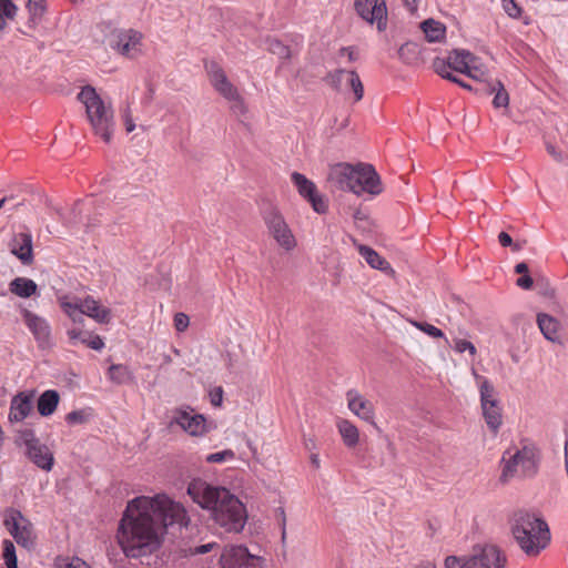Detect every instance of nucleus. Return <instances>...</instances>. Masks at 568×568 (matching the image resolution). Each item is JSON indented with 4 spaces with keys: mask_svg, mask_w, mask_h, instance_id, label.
<instances>
[{
    "mask_svg": "<svg viewBox=\"0 0 568 568\" xmlns=\"http://www.w3.org/2000/svg\"><path fill=\"white\" fill-rule=\"evenodd\" d=\"M11 253L16 255L23 264L32 261V237L30 234H18L11 244Z\"/></svg>",
    "mask_w": 568,
    "mask_h": 568,
    "instance_id": "nucleus-25",
    "label": "nucleus"
},
{
    "mask_svg": "<svg viewBox=\"0 0 568 568\" xmlns=\"http://www.w3.org/2000/svg\"><path fill=\"white\" fill-rule=\"evenodd\" d=\"M359 164L351 165L348 163H336L329 166L327 180L339 190L356 191L359 184H356L355 178L358 176Z\"/></svg>",
    "mask_w": 568,
    "mask_h": 568,
    "instance_id": "nucleus-18",
    "label": "nucleus"
},
{
    "mask_svg": "<svg viewBox=\"0 0 568 568\" xmlns=\"http://www.w3.org/2000/svg\"><path fill=\"white\" fill-rule=\"evenodd\" d=\"M479 393L485 422L491 432L497 433L503 424V415L495 388L486 378H483Z\"/></svg>",
    "mask_w": 568,
    "mask_h": 568,
    "instance_id": "nucleus-14",
    "label": "nucleus"
},
{
    "mask_svg": "<svg viewBox=\"0 0 568 568\" xmlns=\"http://www.w3.org/2000/svg\"><path fill=\"white\" fill-rule=\"evenodd\" d=\"M344 73H348V71L339 69L328 75L329 83L337 90H342L343 83L346 84V75Z\"/></svg>",
    "mask_w": 568,
    "mask_h": 568,
    "instance_id": "nucleus-44",
    "label": "nucleus"
},
{
    "mask_svg": "<svg viewBox=\"0 0 568 568\" xmlns=\"http://www.w3.org/2000/svg\"><path fill=\"white\" fill-rule=\"evenodd\" d=\"M110 381L115 384H125L132 381L133 375L130 368L122 364L111 365L108 371Z\"/></svg>",
    "mask_w": 568,
    "mask_h": 568,
    "instance_id": "nucleus-31",
    "label": "nucleus"
},
{
    "mask_svg": "<svg viewBox=\"0 0 568 568\" xmlns=\"http://www.w3.org/2000/svg\"><path fill=\"white\" fill-rule=\"evenodd\" d=\"M356 184H359L356 187V191H353L354 194L361 195L363 193H368L371 195H377L382 193V182L381 179L371 164L359 163V172L358 176L355 178Z\"/></svg>",
    "mask_w": 568,
    "mask_h": 568,
    "instance_id": "nucleus-20",
    "label": "nucleus"
},
{
    "mask_svg": "<svg viewBox=\"0 0 568 568\" xmlns=\"http://www.w3.org/2000/svg\"><path fill=\"white\" fill-rule=\"evenodd\" d=\"M24 324L31 331L36 341L40 346L49 345L51 337V328L45 318L28 311H22Z\"/></svg>",
    "mask_w": 568,
    "mask_h": 568,
    "instance_id": "nucleus-21",
    "label": "nucleus"
},
{
    "mask_svg": "<svg viewBox=\"0 0 568 568\" xmlns=\"http://www.w3.org/2000/svg\"><path fill=\"white\" fill-rule=\"evenodd\" d=\"M510 531L519 548L532 557L539 555L551 539L548 524L540 516L524 510L511 517Z\"/></svg>",
    "mask_w": 568,
    "mask_h": 568,
    "instance_id": "nucleus-3",
    "label": "nucleus"
},
{
    "mask_svg": "<svg viewBox=\"0 0 568 568\" xmlns=\"http://www.w3.org/2000/svg\"><path fill=\"white\" fill-rule=\"evenodd\" d=\"M210 402L215 407H220L222 405L223 389L221 387H215L210 392Z\"/></svg>",
    "mask_w": 568,
    "mask_h": 568,
    "instance_id": "nucleus-49",
    "label": "nucleus"
},
{
    "mask_svg": "<svg viewBox=\"0 0 568 568\" xmlns=\"http://www.w3.org/2000/svg\"><path fill=\"white\" fill-rule=\"evenodd\" d=\"M4 202H6V199L0 200V209L3 206Z\"/></svg>",
    "mask_w": 568,
    "mask_h": 568,
    "instance_id": "nucleus-60",
    "label": "nucleus"
},
{
    "mask_svg": "<svg viewBox=\"0 0 568 568\" xmlns=\"http://www.w3.org/2000/svg\"><path fill=\"white\" fill-rule=\"evenodd\" d=\"M171 425H176L192 437H203L215 428L204 415L197 414L191 407L179 408L173 412Z\"/></svg>",
    "mask_w": 568,
    "mask_h": 568,
    "instance_id": "nucleus-10",
    "label": "nucleus"
},
{
    "mask_svg": "<svg viewBox=\"0 0 568 568\" xmlns=\"http://www.w3.org/2000/svg\"><path fill=\"white\" fill-rule=\"evenodd\" d=\"M186 493L223 530L241 532L244 529L247 521L246 507L229 489L210 485L201 479H193Z\"/></svg>",
    "mask_w": 568,
    "mask_h": 568,
    "instance_id": "nucleus-2",
    "label": "nucleus"
},
{
    "mask_svg": "<svg viewBox=\"0 0 568 568\" xmlns=\"http://www.w3.org/2000/svg\"><path fill=\"white\" fill-rule=\"evenodd\" d=\"M432 568H435V567H432Z\"/></svg>",
    "mask_w": 568,
    "mask_h": 568,
    "instance_id": "nucleus-61",
    "label": "nucleus"
},
{
    "mask_svg": "<svg viewBox=\"0 0 568 568\" xmlns=\"http://www.w3.org/2000/svg\"><path fill=\"white\" fill-rule=\"evenodd\" d=\"M69 424H81L85 420L84 413L81 410H73L65 416Z\"/></svg>",
    "mask_w": 568,
    "mask_h": 568,
    "instance_id": "nucleus-50",
    "label": "nucleus"
},
{
    "mask_svg": "<svg viewBox=\"0 0 568 568\" xmlns=\"http://www.w3.org/2000/svg\"><path fill=\"white\" fill-rule=\"evenodd\" d=\"M227 101H230L232 103V109L236 113H240V114L246 113L247 108H246L245 102L239 91H237V99H227Z\"/></svg>",
    "mask_w": 568,
    "mask_h": 568,
    "instance_id": "nucleus-48",
    "label": "nucleus"
},
{
    "mask_svg": "<svg viewBox=\"0 0 568 568\" xmlns=\"http://www.w3.org/2000/svg\"><path fill=\"white\" fill-rule=\"evenodd\" d=\"M420 27L429 42H439L445 38L446 27L439 21L428 19Z\"/></svg>",
    "mask_w": 568,
    "mask_h": 568,
    "instance_id": "nucleus-30",
    "label": "nucleus"
},
{
    "mask_svg": "<svg viewBox=\"0 0 568 568\" xmlns=\"http://www.w3.org/2000/svg\"><path fill=\"white\" fill-rule=\"evenodd\" d=\"M409 323L410 325H413L414 327L424 332L425 334L433 338H444L446 342H448L447 338L445 337L444 332L429 323L418 322L414 320H409Z\"/></svg>",
    "mask_w": 568,
    "mask_h": 568,
    "instance_id": "nucleus-36",
    "label": "nucleus"
},
{
    "mask_svg": "<svg viewBox=\"0 0 568 568\" xmlns=\"http://www.w3.org/2000/svg\"><path fill=\"white\" fill-rule=\"evenodd\" d=\"M286 537V530H285V526H283V529H282V539H285Z\"/></svg>",
    "mask_w": 568,
    "mask_h": 568,
    "instance_id": "nucleus-59",
    "label": "nucleus"
},
{
    "mask_svg": "<svg viewBox=\"0 0 568 568\" xmlns=\"http://www.w3.org/2000/svg\"><path fill=\"white\" fill-rule=\"evenodd\" d=\"M547 151L556 161L561 162L564 160L561 152L557 151L555 146L548 144Z\"/></svg>",
    "mask_w": 568,
    "mask_h": 568,
    "instance_id": "nucleus-55",
    "label": "nucleus"
},
{
    "mask_svg": "<svg viewBox=\"0 0 568 568\" xmlns=\"http://www.w3.org/2000/svg\"><path fill=\"white\" fill-rule=\"evenodd\" d=\"M18 8L11 0H0V29L7 26L8 20H13Z\"/></svg>",
    "mask_w": 568,
    "mask_h": 568,
    "instance_id": "nucleus-34",
    "label": "nucleus"
},
{
    "mask_svg": "<svg viewBox=\"0 0 568 568\" xmlns=\"http://www.w3.org/2000/svg\"><path fill=\"white\" fill-rule=\"evenodd\" d=\"M142 33L133 29H115L108 37L110 48L129 59L142 53Z\"/></svg>",
    "mask_w": 568,
    "mask_h": 568,
    "instance_id": "nucleus-11",
    "label": "nucleus"
},
{
    "mask_svg": "<svg viewBox=\"0 0 568 568\" xmlns=\"http://www.w3.org/2000/svg\"><path fill=\"white\" fill-rule=\"evenodd\" d=\"M506 557L500 549L490 544L477 545L468 556H447L445 568H504Z\"/></svg>",
    "mask_w": 568,
    "mask_h": 568,
    "instance_id": "nucleus-6",
    "label": "nucleus"
},
{
    "mask_svg": "<svg viewBox=\"0 0 568 568\" xmlns=\"http://www.w3.org/2000/svg\"><path fill=\"white\" fill-rule=\"evenodd\" d=\"M190 325L189 316L184 313H176L174 316V327L178 332H184Z\"/></svg>",
    "mask_w": 568,
    "mask_h": 568,
    "instance_id": "nucleus-47",
    "label": "nucleus"
},
{
    "mask_svg": "<svg viewBox=\"0 0 568 568\" xmlns=\"http://www.w3.org/2000/svg\"><path fill=\"white\" fill-rule=\"evenodd\" d=\"M433 67H434L435 72L437 74H439L442 78L453 81V82L457 83L458 85L463 87L464 89H467V90L471 89L470 85L466 84L464 81L454 77L450 72H447V65H446L445 60H443V58H436L433 62Z\"/></svg>",
    "mask_w": 568,
    "mask_h": 568,
    "instance_id": "nucleus-33",
    "label": "nucleus"
},
{
    "mask_svg": "<svg viewBox=\"0 0 568 568\" xmlns=\"http://www.w3.org/2000/svg\"><path fill=\"white\" fill-rule=\"evenodd\" d=\"M501 6L505 12L510 18H518L521 13V9L519 6L515 2V0H501Z\"/></svg>",
    "mask_w": 568,
    "mask_h": 568,
    "instance_id": "nucleus-45",
    "label": "nucleus"
},
{
    "mask_svg": "<svg viewBox=\"0 0 568 568\" xmlns=\"http://www.w3.org/2000/svg\"><path fill=\"white\" fill-rule=\"evenodd\" d=\"M338 434L348 448H354L359 443V430L357 426L348 419L339 418L336 422Z\"/></svg>",
    "mask_w": 568,
    "mask_h": 568,
    "instance_id": "nucleus-26",
    "label": "nucleus"
},
{
    "mask_svg": "<svg viewBox=\"0 0 568 568\" xmlns=\"http://www.w3.org/2000/svg\"><path fill=\"white\" fill-rule=\"evenodd\" d=\"M37 284L27 277H17L10 283V291L19 297L28 298L36 294Z\"/></svg>",
    "mask_w": 568,
    "mask_h": 568,
    "instance_id": "nucleus-29",
    "label": "nucleus"
},
{
    "mask_svg": "<svg viewBox=\"0 0 568 568\" xmlns=\"http://www.w3.org/2000/svg\"><path fill=\"white\" fill-rule=\"evenodd\" d=\"M78 100L84 105L87 119L95 135L109 143L114 129V115L110 103L104 102L93 87L81 89Z\"/></svg>",
    "mask_w": 568,
    "mask_h": 568,
    "instance_id": "nucleus-4",
    "label": "nucleus"
},
{
    "mask_svg": "<svg viewBox=\"0 0 568 568\" xmlns=\"http://www.w3.org/2000/svg\"><path fill=\"white\" fill-rule=\"evenodd\" d=\"M403 1H404L405 7H406L409 11L414 12V11H416V9H417L418 1H419V0H403Z\"/></svg>",
    "mask_w": 568,
    "mask_h": 568,
    "instance_id": "nucleus-56",
    "label": "nucleus"
},
{
    "mask_svg": "<svg viewBox=\"0 0 568 568\" xmlns=\"http://www.w3.org/2000/svg\"><path fill=\"white\" fill-rule=\"evenodd\" d=\"M354 9L358 17L379 32L387 29L388 11L385 0H355Z\"/></svg>",
    "mask_w": 568,
    "mask_h": 568,
    "instance_id": "nucleus-15",
    "label": "nucleus"
},
{
    "mask_svg": "<svg viewBox=\"0 0 568 568\" xmlns=\"http://www.w3.org/2000/svg\"><path fill=\"white\" fill-rule=\"evenodd\" d=\"M263 564L262 557L242 545L225 547L220 557V568H263Z\"/></svg>",
    "mask_w": 568,
    "mask_h": 568,
    "instance_id": "nucleus-16",
    "label": "nucleus"
},
{
    "mask_svg": "<svg viewBox=\"0 0 568 568\" xmlns=\"http://www.w3.org/2000/svg\"><path fill=\"white\" fill-rule=\"evenodd\" d=\"M28 10L32 20L40 19L45 11V0H28Z\"/></svg>",
    "mask_w": 568,
    "mask_h": 568,
    "instance_id": "nucleus-39",
    "label": "nucleus"
},
{
    "mask_svg": "<svg viewBox=\"0 0 568 568\" xmlns=\"http://www.w3.org/2000/svg\"><path fill=\"white\" fill-rule=\"evenodd\" d=\"M537 323L546 339L552 343H558L560 341V325L556 318L547 314H539L537 317Z\"/></svg>",
    "mask_w": 568,
    "mask_h": 568,
    "instance_id": "nucleus-27",
    "label": "nucleus"
},
{
    "mask_svg": "<svg viewBox=\"0 0 568 568\" xmlns=\"http://www.w3.org/2000/svg\"><path fill=\"white\" fill-rule=\"evenodd\" d=\"M491 93H495L493 104L495 108H507L509 103V97L501 82H496L490 89Z\"/></svg>",
    "mask_w": 568,
    "mask_h": 568,
    "instance_id": "nucleus-35",
    "label": "nucleus"
},
{
    "mask_svg": "<svg viewBox=\"0 0 568 568\" xmlns=\"http://www.w3.org/2000/svg\"><path fill=\"white\" fill-rule=\"evenodd\" d=\"M189 523L183 504L168 494L141 495L128 501L115 538L128 558L138 559L161 548L168 527H186Z\"/></svg>",
    "mask_w": 568,
    "mask_h": 568,
    "instance_id": "nucleus-1",
    "label": "nucleus"
},
{
    "mask_svg": "<svg viewBox=\"0 0 568 568\" xmlns=\"http://www.w3.org/2000/svg\"><path fill=\"white\" fill-rule=\"evenodd\" d=\"M235 459V454L232 449H225L222 452L210 454L205 457V460L210 464H221L225 462H232Z\"/></svg>",
    "mask_w": 568,
    "mask_h": 568,
    "instance_id": "nucleus-38",
    "label": "nucleus"
},
{
    "mask_svg": "<svg viewBox=\"0 0 568 568\" xmlns=\"http://www.w3.org/2000/svg\"><path fill=\"white\" fill-rule=\"evenodd\" d=\"M291 179L298 194L311 203L316 213L323 214L327 211V199L318 193L316 185L311 180L298 172L292 173Z\"/></svg>",
    "mask_w": 568,
    "mask_h": 568,
    "instance_id": "nucleus-17",
    "label": "nucleus"
},
{
    "mask_svg": "<svg viewBox=\"0 0 568 568\" xmlns=\"http://www.w3.org/2000/svg\"><path fill=\"white\" fill-rule=\"evenodd\" d=\"M216 547L215 542H209L191 549V555H202L212 551Z\"/></svg>",
    "mask_w": 568,
    "mask_h": 568,
    "instance_id": "nucleus-51",
    "label": "nucleus"
},
{
    "mask_svg": "<svg viewBox=\"0 0 568 568\" xmlns=\"http://www.w3.org/2000/svg\"><path fill=\"white\" fill-rule=\"evenodd\" d=\"M453 347H454L455 352H457V353L468 352L471 357H475L477 354V349H476L475 345L471 342L466 341V339H462V338L454 339Z\"/></svg>",
    "mask_w": 568,
    "mask_h": 568,
    "instance_id": "nucleus-40",
    "label": "nucleus"
},
{
    "mask_svg": "<svg viewBox=\"0 0 568 568\" xmlns=\"http://www.w3.org/2000/svg\"><path fill=\"white\" fill-rule=\"evenodd\" d=\"M263 221L268 234L283 250L291 252L297 246V240L286 223L283 214L275 206H268L263 212Z\"/></svg>",
    "mask_w": 568,
    "mask_h": 568,
    "instance_id": "nucleus-8",
    "label": "nucleus"
},
{
    "mask_svg": "<svg viewBox=\"0 0 568 568\" xmlns=\"http://www.w3.org/2000/svg\"><path fill=\"white\" fill-rule=\"evenodd\" d=\"M356 248L359 255L365 260V262L374 270H378L384 274L393 277L395 275L394 268L390 264L381 256L372 247L356 243Z\"/></svg>",
    "mask_w": 568,
    "mask_h": 568,
    "instance_id": "nucleus-24",
    "label": "nucleus"
},
{
    "mask_svg": "<svg viewBox=\"0 0 568 568\" xmlns=\"http://www.w3.org/2000/svg\"><path fill=\"white\" fill-rule=\"evenodd\" d=\"M33 398V392H21L12 397L9 412L10 423H20L31 414Z\"/></svg>",
    "mask_w": 568,
    "mask_h": 568,
    "instance_id": "nucleus-22",
    "label": "nucleus"
},
{
    "mask_svg": "<svg viewBox=\"0 0 568 568\" xmlns=\"http://www.w3.org/2000/svg\"><path fill=\"white\" fill-rule=\"evenodd\" d=\"M19 442L26 447L28 458L39 468L50 471L54 464L51 449L41 443L30 429L19 433Z\"/></svg>",
    "mask_w": 568,
    "mask_h": 568,
    "instance_id": "nucleus-12",
    "label": "nucleus"
},
{
    "mask_svg": "<svg viewBox=\"0 0 568 568\" xmlns=\"http://www.w3.org/2000/svg\"><path fill=\"white\" fill-rule=\"evenodd\" d=\"M515 272L518 274H528V265L526 263H518L515 266Z\"/></svg>",
    "mask_w": 568,
    "mask_h": 568,
    "instance_id": "nucleus-57",
    "label": "nucleus"
},
{
    "mask_svg": "<svg viewBox=\"0 0 568 568\" xmlns=\"http://www.w3.org/2000/svg\"><path fill=\"white\" fill-rule=\"evenodd\" d=\"M501 463V479L504 481H507L517 475H531L536 470L537 450L532 446H524L514 454H505Z\"/></svg>",
    "mask_w": 568,
    "mask_h": 568,
    "instance_id": "nucleus-7",
    "label": "nucleus"
},
{
    "mask_svg": "<svg viewBox=\"0 0 568 568\" xmlns=\"http://www.w3.org/2000/svg\"><path fill=\"white\" fill-rule=\"evenodd\" d=\"M83 345L94 351H101L105 346L102 337L91 332L88 334V338H83Z\"/></svg>",
    "mask_w": 568,
    "mask_h": 568,
    "instance_id": "nucleus-42",
    "label": "nucleus"
},
{
    "mask_svg": "<svg viewBox=\"0 0 568 568\" xmlns=\"http://www.w3.org/2000/svg\"><path fill=\"white\" fill-rule=\"evenodd\" d=\"M59 305L63 313L74 323H83V315L92 318L99 324H108L112 320V312L92 295L83 298L72 297L70 295H60Z\"/></svg>",
    "mask_w": 568,
    "mask_h": 568,
    "instance_id": "nucleus-5",
    "label": "nucleus"
},
{
    "mask_svg": "<svg viewBox=\"0 0 568 568\" xmlns=\"http://www.w3.org/2000/svg\"><path fill=\"white\" fill-rule=\"evenodd\" d=\"M58 566L59 568H91L85 561L78 557L62 560Z\"/></svg>",
    "mask_w": 568,
    "mask_h": 568,
    "instance_id": "nucleus-46",
    "label": "nucleus"
},
{
    "mask_svg": "<svg viewBox=\"0 0 568 568\" xmlns=\"http://www.w3.org/2000/svg\"><path fill=\"white\" fill-rule=\"evenodd\" d=\"M516 284L523 290H529L534 282L529 274H524L517 280Z\"/></svg>",
    "mask_w": 568,
    "mask_h": 568,
    "instance_id": "nucleus-52",
    "label": "nucleus"
},
{
    "mask_svg": "<svg viewBox=\"0 0 568 568\" xmlns=\"http://www.w3.org/2000/svg\"><path fill=\"white\" fill-rule=\"evenodd\" d=\"M268 50L282 59H287L291 54L290 49L281 41L275 39L268 41Z\"/></svg>",
    "mask_w": 568,
    "mask_h": 568,
    "instance_id": "nucleus-41",
    "label": "nucleus"
},
{
    "mask_svg": "<svg viewBox=\"0 0 568 568\" xmlns=\"http://www.w3.org/2000/svg\"><path fill=\"white\" fill-rule=\"evenodd\" d=\"M3 558L7 568H18L14 545L10 540L3 542Z\"/></svg>",
    "mask_w": 568,
    "mask_h": 568,
    "instance_id": "nucleus-37",
    "label": "nucleus"
},
{
    "mask_svg": "<svg viewBox=\"0 0 568 568\" xmlns=\"http://www.w3.org/2000/svg\"><path fill=\"white\" fill-rule=\"evenodd\" d=\"M210 82L213 88L226 100L237 99V89L229 81L225 72L216 63L207 67Z\"/></svg>",
    "mask_w": 568,
    "mask_h": 568,
    "instance_id": "nucleus-23",
    "label": "nucleus"
},
{
    "mask_svg": "<svg viewBox=\"0 0 568 568\" xmlns=\"http://www.w3.org/2000/svg\"><path fill=\"white\" fill-rule=\"evenodd\" d=\"M3 524L18 545L30 548L34 545L36 535L32 524L21 511L9 508L3 514Z\"/></svg>",
    "mask_w": 568,
    "mask_h": 568,
    "instance_id": "nucleus-13",
    "label": "nucleus"
},
{
    "mask_svg": "<svg viewBox=\"0 0 568 568\" xmlns=\"http://www.w3.org/2000/svg\"><path fill=\"white\" fill-rule=\"evenodd\" d=\"M498 240L503 246H509L513 243L511 236L506 232H500L498 235Z\"/></svg>",
    "mask_w": 568,
    "mask_h": 568,
    "instance_id": "nucleus-54",
    "label": "nucleus"
},
{
    "mask_svg": "<svg viewBox=\"0 0 568 568\" xmlns=\"http://www.w3.org/2000/svg\"><path fill=\"white\" fill-rule=\"evenodd\" d=\"M346 75V85L354 93V101L358 102L364 97V87L359 79V75L355 71H348V73H344Z\"/></svg>",
    "mask_w": 568,
    "mask_h": 568,
    "instance_id": "nucleus-32",
    "label": "nucleus"
},
{
    "mask_svg": "<svg viewBox=\"0 0 568 568\" xmlns=\"http://www.w3.org/2000/svg\"><path fill=\"white\" fill-rule=\"evenodd\" d=\"M59 400L58 392L52 389L43 392L37 403L39 414L43 417L51 416L55 412Z\"/></svg>",
    "mask_w": 568,
    "mask_h": 568,
    "instance_id": "nucleus-28",
    "label": "nucleus"
},
{
    "mask_svg": "<svg viewBox=\"0 0 568 568\" xmlns=\"http://www.w3.org/2000/svg\"><path fill=\"white\" fill-rule=\"evenodd\" d=\"M123 122H124L125 131L128 133L132 132L135 129V123H134L133 118L129 111H126L123 114Z\"/></svg>",
    "mask_w": 568,
    "mask_h": 568,
    "instance_id": "nucleus-53",
    "label": "nucleus"
},
{
    "mask_svg": "<svg viewBox=\"0 0 568 568\" xmlns=\"http://www.w3.org/2000/svg\"><path fill=\"white\" fill-rule=\"evenodd\" d=\"M311 463L318 468L320 467V456L317 454H313L311 456Z\"/></svg>",
    "mask_w": 568,
    "mask_h": 568,
    "instance_id": "nucleus-58",
    "label": "nucleus"
},
{
    "mask_svg": "<svg viewBox=\"0 0 568 568\" xmlns=\"http://www.w3.org/2000/svg\"><path fill=\"white\" fill-rule=\"evenodd\" d=\"M90 332L83 331L78 327H72L67 331V335L72 345H77L78 343L83 344V338H88V334Z\"/></svg>",
    "mask_w": 568,
    "mask_h": 568,
    "instance_id": "nucleus-43",
    "label": "nucleus"
},
{
    "mask_svg": "<svg viewBox=\"0 0 568 568\" xmlns=\"http://www.w3.org/2000/svg\"><path fill=\"white\" fill-rule=\"evenodd\" d=\"M447 72L454 70L464 73L476 81H484L487 77V68L478 57L465 49L450 51L446 59Z\"/></svg>",
    "mask_w": 568,
    "mask_h": 568,
    "instance_id": "nucleus-9",
    "label": "nucleus"
},
{
    "mask_svg": "<svg viewBox=\"0 0 568 568\" xmlns=\"http://www.w3.org/2000/svg\"><path fill=\"white\" fill-rule=\"evenodd\" d=\"M347 408L359 419L377 428L374 404L356 389L346 393Z\"/></svg>",
    "mask_w": 568,
    "mask_h": 568,
    "instance_id": "nucleus-19",
    "label": "nucleus"
}]
</instances>
